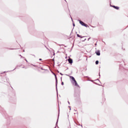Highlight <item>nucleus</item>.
<instances>
[{
	"instance_id": "obj_1",
	"label": "nucleus",
	"mask_w": 128,
	"mask_h": 128,
	"mask_svg": "<svg viewBox=\"0 0 128 128\" xmlns=\"http://www.w3.org/2000/svg\"><path fill=\"white\" fill-rule=\"evenodd\" d=\"M80 24H82V26H86V28H88V26L84 24L82 20H79Z\"/></svg>"
},
{
	"instance_id": "obj_2",
	"label": "nucleus",
	"mask_w": 128,
	"mask_h": 128,
	"mask_svg": "<svg viewBox=\"0 0 128 128\" xmlns=\"http://www.w3.org/2000/svg\"><path fill=\"white\" fill-rule=\"evenodd\" d=\"M68 61L69 64H72V59L69 58L68 60Z\"/></svg>"
},
{
	"instance_id": "obj_3",
	"label": "nucleus",
	"mask_w": 128,
	"mask_h": 128,
	"mask_svg": "<svg viewBox=\"0 0 128 128\" xmlns=\"http://www.w3.org/2000/svg\"><path fill=\"white\" fill-rule=\"evenodd\" d=\"M96 54L97 56H100V50L96 51Z\"/></svg>"
},
{
	"instance_id": "obj_4",
	"label": "nucleus",
	"mask_w": 128,
	"mask_h": 128,
	"mask_svg": "<svg viewBox=\"0 0 128 128\" xmlns=\"http://www.w3.org/2000/svg\"><path fill=\"white\" fill-rule=\"evenodd\" d=\"M73 84H74L76 86H78V83L76 82V80L74 81Z\"/></svg>"
},
{
	"instance_id": "obj_5",
	"label": "nucleus",
	"mask_w": 128,
	"mask_h": 128,
	"mask_svg": "<svg viewBox=\"0 0 128 128\" xmlns=\"http://www.w3.org/2000/svg\"><path fill=\"white\" fill-rule=\"evenodd\" d=\"M70 78L73 80V82H74V80H76V79H74V78L73 76H70Z\"/></svg>"
},
{
	"instance_id": "obj_6",
	"label": "nucleus",
	"mask_w": 128,
	"mask_h": 128,
	"mask_svg": "<svg viewBox=\"0 0 128 128\" xmlns=\"http://www.w3.org/2000/svg\"><path fill=\"white\" fill-rule=\"evenodd\" d=\"M113 8H116V10H118V7L113 6Z\"/></svg>"
},
{
	"instance_id": "obj_7",
	"label": "nucleus",
	"mask_w": 128,
	"mask_h": 128,
	"mask_svg": "<svg viewBox=\"0 0 128 128\" xmlns=\"http://www.w3.org/2000/svg\"><path fill=\"white\" fill-rule=\"evenodd\" d=\"M96 64H98V60L96 61Z\"/></svg>"
},
{
	"instance_id": "obj_8",
	"label": "nucleus",
	"mask_w": 128,
	"mask_h": 128,
	"mask_svg": "<svg viewBox=\"0 0 128 128\" xmlns=\"http://www.w3.org/2000/svg\"><path fill=\"white\" fill-rule=\"evenodd\" d=\"M77 36H78V38H82V37H80V36L79 34H77Z\"/></svg>"
},
{
	"instance_id": "obj_9",
	"label": "nucleus",
	"mask_w": 128,
	"mask_h": 128,
	"mask_svg": "<svg viewBox=\"0 0 128 128\" xmlns=\"http://www.w3.org/2000/svg\"><path fill=\"white\" fill-rule=\"evenodd\" d=\"M62 86H64V82H62Z\"/></svg>"
},
{
	"instance_id": "obj_10",
	"label": "nucleus",
	"mask_w": 128,
	"mask_h": 128,
	"mask_svg": "<svg viewBox=\"0 0 128 128\" xmlns=\"http://www.w3.org/2000/svg\"><path fill=\"white\" fill-rule=\"evenodd\" d=\"M54 76H55L56 78V76L55 74H54Z\"/></svg>"
},
{
	"instance_id": "obj_11",
	"label": "nucleus",
	"mask_w": 128,
	"mask_h": 128,
	"mask_svg": "<svg viewBox=\"0 0 128 128\" xmlns=\"http://www.w3.org/2000/svg\"><path fill=\"white\" fill-rule=\"evenodd\" d=\"M60 74H61V76H62V73H60Z\"/></svg>"
},
{
	"instance_id": "obj_12",
	"label": "nucleus",
	"mask_w": 128,
	"mask_h": 128,
	"mask_svg": "<svg viewBox=\"0 0 128 128\" xmlns=\"http://www.w3.org/2000/svg\"><path fill=\"white\" fill-rule=\"evenodd\" d=\"M73 26H74V24H73Z\"/></svg>"
},
{
	"instance_id": "obj_13",
	"label": "nucleus",
	"mask_w": 128,
	"mask_h": 128,
	"mask_svg": "<svg viewBox=\"0 0 128 128\" xmlns=\"http://www.w3.org/2000/svg\"><path fill=\"white\" fill-rule=\"evenodd\" d=\"M40 60H42V59H40Z\"/></svg>"
}]
</instances>
